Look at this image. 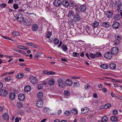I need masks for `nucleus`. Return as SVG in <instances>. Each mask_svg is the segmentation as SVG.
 Instances as JSON below:
<instances>
[{"mask_svg":"<svg viewBox=\"0 0 122 122\" xmlns=\"http://www.w3.org/2000/svg\"><path fill=\"white\" fill-rule=\"evenodd\" d=\"M69 7L71 9L74 8L76 10H77L78 8V6L75 3L74 1L71 0L70 1L69 3Z\"/></svg>","mask_w":122,"mask_h":122,"instance_id":"nucleus-1","label":"nucleus"},{"mask_svg":"<svg viewBox=\"0 0 122 122\" xmlns=\"http://www.w3.org/2000/svg\"><path fill=\"white\" fill-rule=\"evenodd\" d=\"M43 102L42 99H39L37 102L36 105L39 108H41L43 105Z\"/></svg>","mask_w":122,"mask_h":122,"instance_id":"nucleus-2","label":"nucleus"},{"mask_svg":"<svg viewBox=\"0 0 122 122\" xmlns=\"http://www.w3.org/2000/svg\"><path fill=\"white\" fill-rule=\"evenodd\" d=\"M16 19L18 21L21 22L23 20L24 17L22 15L18 13L17 14L16 16Z\"/></svg>","mask_w":122,"mask_h":122,"instance_id":"nucleus-3","label":"nucleus"},{"mask_svg":"<svg viewBox=\"0 0 122 122\" xmlns=\"http://www.w3.org/2000/svg\"><path fill=\"white\" fill-rule=\"evenodd\" d=\"M118 49L117 47H113L111 50V52L112 54L115 55L117 54L118 51Z\"/></svg>","mask_w":122,"mask_h":122,"instance_id":"nucleus-4","label":"nucleus"},{"mask_svg":"<svg viewBox=\"0 0 122 122\" xmlns=\"http://www.w3.org/2000/svg\"><path fill=\"white\" fill-rule=\"evenodd\" d=\"M8 94L7 91L5 89H2L0 90V95L3 97H5Z\"/></svg>","mask_w":122,"mask_h":122,"instance_id":"nucleus-5","label":"nucleus"},{"mask_svg":"<svg viewBox=\"0 0 122 122\" xmlns=\"http://www.w3.org/2000/svg\"><path fill=\"white\" fill-rule=\"evenodd\" d=\"M32 23V20L30 18H28L25 21H24V24L26 26L30 25Z\"/></svg>","mask_w":122,"mask_h":122,"instance_id":"nucleus-6","label":"nucleus"},{"mask_svg":"<svg viewBox=\"0 0 122 122\" xmlns=\"http://www.w3.org/2000/svg\"><path fill=\"white\" fill-rule=\"evenodd\" d=\"M112 54L111 52H107L104 55V56L107 59H110L112 57Z\"/></svg>","mask_w":122,"mask_h":122,"instance_id":"nucleus-7","label":"nucleus"},{"mask_svg":"<svg viewBox=\"0 0 122 122\" xmlns=\"http://www.w3.org/2000/svg\"><path fill=\"white\" fill-rule=\"evenodd\" d=\"M61 4V2L60 0H55L53 3L54 6L56 7L60 6Z\"/></svg>","mask_w":122,"mask_h":122,"instance_id":"nucleus-8","label":"nucleus"},{"mask_svg":"<svg viewBox=\"0 0 122 122\" xmlns=\"http://www.w3.org/2000/svg\"><path fill=\"white\" fill-rule=\"evenodd\" d=\"M30 80L31 82L33 84H35L37 81V79L35 77L31 76L30 77Z\"/></svg>","mask_w":122,"mask_h":122,"instance_id":"nucleus-9","label":"nucleus"},{"mask_svg":"<svg viewBox=\"0 0 122 122\" xmlns=\"http://www.w3.org/2000/svg\"><path fill=\"white\" fill-rule=\"evenodd\" d=\"M25 95L23 93L19 94L18 96L19 100L21 101H23L25 99Z\"/></svg>","mask_w":122,"mask_h":122,"instance_id":"nucleus-10","label":"nucleus"},{"mask_svg":"<svg viewBox=\"0 0 122 122\" xmlns=\"http://www.w3.org/2000/svg\"><path fill=\"white\" fill-rule=\"evenodd\" d=\"M74 13L73 11L72 10L69 11V18H71V22H73V20L72 19L74 16Z\"/></svg>","mask_w":122,"mask_h":122,"instance_id":"nucleus-11","label":"nucleus"},{"mask_svg":"<svg viewBox=\"0 0 122 122\" xmlns=\"http://www.w3.org/2000/svg\"><path fill=\"white\" fill-rule=\"evenodd\" d=\"M120 26L119 23L117 22H114L112 26L113 28L115 29H117Z\"/></svg>","mask_w":122,"mask_h":122,"instance_id":"nucleus-12","label":"nucleus"},{"mask_svg":"<svg viewBox=\"0 0 122 122\" xmlns=\"http://www.w3.org/2000/svg\"><path fill=\"white\" fill-rule=\"evenodd\" d=\"M86 9V7L85 5H81L80 7V10L82 12H84L85 11Z\"/></svg>","mask_w":122,"mask_h":122,"instance_id":"nucleus-13","label":"nucleus"},{"mask_svg":"<svg viewBox=\"0 0 122 122\" xmlns=\"http://www.w3.org/2000/svg\"><path fill=\"white\" fill-rule=\"evenodd\" d=\"M15 95L14 93H11L9 96V98L11 100H13L15 98Z\"/></svg>","mask_w":122,"mask_h":122,"instance_id":"nucleus-14","label":"nucleus"},{"mask_svg":"<svg viewBox=\"0 0 122 122\" xmlns=\"http://www.w3.org/2000/svg\"><path fill=\"white\" fill-rule=\"evenodd\" d=\"M113 15L112 12L110 11H108L106 13V16L107 17L109 18L112 17Z\"/></svg>","mask_w":122,"mask_h":122,"instance_id":"nucleus-15","label":"nucleus"},{"mask_svg":"<svg viewBox=\"0 0 122 122\" xmlns=\"http://www.w3.org/2000/svg\"><path fill=\"white\" fill-rule=\"evenodd\" d=\"M38 26L37 25L35 24L33 25L32 26V29L33 31H36L38 30Z\"/></svg>","mask_w":122,"mask_h":122,"instance_id":"nucleus-16","label":"nucleus"},{"mask_svg":"<svg viewBox=\"0 0 122 122\" xmlns=\"http://www.w3.org/2000/svg\"><path fill=\"white\" fill-rule=\"evenodd\" d=\"M58 83L59 84V86L60 87L63 88L65 86V85H62L63 83L62 80L61 79H59L58 81Z\"/></svg>","mask_w":122,"mask_h":122,"instance_id":"nucleus-17","label":"nucleus"},{"mask_svg":"<svg viewBox=\"0 0 122 122\" xmlns=\"http://www.w3.org/2000/svg\"><path fill=\"white\" fill-rule=\"evenodd\" d=\"M102 26L106 28L109 27L110 25H109V23L108 22H103L102 24Z\"/></svg>","mask_w":122,"mask_h":122,"instance_id":"nucleus-18","label":"nucleus"},{"mask_svg":"<svg viewBox=\"0 0 122 122\" xmlns=\"http://www.w3.org/2000/svg\"><path fill=\"white\" fill-rule=\"evenodd\" d=\"M73 17L74 20L76 22L80 20V17L78 15H75Z\"/></svg>","mask_w":122,"mask_h":122,"instance_id":"nucleus-19","label":"nucleus"},{"mask_svg":"<svg viewBox=\"0 0 122 122\" xmlns=\"http://www.w3.org/2000/svg\"><path fill=\"white\" fill-rule=\"evenodd\" d=\"M120 19V14L117 13L115 14L114 16L113 19L115 20H117Z\"/></svg>","mask_w":122,"mask_h":122,"instance_id":"nucleus-20","label":"nucleus"},{"mask_svg":"<svg viewBox=\"0 0 122 122\" xmlns=\"http://www.w3.org/2000/svg\"><path fill=\"white\" fill-rule=\"evenodd\" d=\"M25 92H28L30 91L31 90V87L30 86L28 85L25 86L24 89Z\"/></svg>","mask_w":122,"mask_h":122,"instance_id":"nucleus-21","label":"nucleus"},{"mask_svg":"<svg viewBox=\"0 0 122 122\" xmlns=\"http://www.w3.org/2000/svg\"><path fill=\"white\" fill-rule=\"evenodd\" d=\"M62 5L66 7H67L69 6V3L67 1L64 0L62 3Z\"/></svg>","mask_w":122,"mask_h":122,"instance_id":"nucleus-22","label":"nucleus"},{"mask_svg":"<svg viewBox=\"0 0 122 122\" xmlns=\"http://www.w3.org/2000/svg\"><path fill=\"white\" fill-rule=\"evenodd\" d=\"M82 112L83 113H87L88 111V109L86 107L82 108L81 109Z\"/></svg>","mask_w":122,"mask_h":122,"instance_id":"nucleus-23","label":"nucleus"},{"mask_svg":"<svg viewBox=\"0 0 122 122\" xmlns=\"http://www.w3.org/2000/svg\"><path fill=\"white\" fill-rule=\"evenodd\" d=\"M43 96V93L42 92H39L37 94V97L39 99H42Z\"/></svg>","mask_w":122,"mask_h":122,"instance_id":"nucleus-24","label":"nucleus"},{"mask_svg":"<svg viewBox=\"0 0 122 122\" xmlns=\"http://www.w3.org/2000/svg\"><path fill=\"white\" fill-rule=\"evenodd\" d=\"M55 81L53 79L51 78L50 79L48 82V84L50 85H52L54 84Z\"/></svg>","mask_w":122,"mask_h":122,"instance_id":"nucleus-25","label":"nucleus"},{"mask_svg":"<svg viewBox=\"0 0 122 122\" xmlns=\"http://www.w3.org/2000/svg\"><path fill=\"white\" fill-rule=\"evenodd\" d=\"M109 67L111 69H114L116 67V65L115 63H111L109 65Z\"/></svg>","mask_w":122,"mask_h":122,"instance_id":"nucleus-26","label":"nucleus"},{"mask_svg":"<svg viewBox=\"0 0 122 122\" xmlns=\"http://www.w3.org/2000/svg\"><path fill=\"white\" fill-rule=\"evenodd\" d=\"M110 119L112 121L115 122L117 121V117L115 116H112L111 117Z\"/></svg>","mask_w":122,"mask_h":122,"instance_id":"nucleus-27","label":"nucleus"},{"mask_svg":"<svg viewBox=\"0 0 122 122\" xmlns=\"http://www.w3.org/2000/svg\"><path fill=\"white\" fill-rule=\"evenodd\" d=\"M3 118L6 120H8L9 118V116L8 114L5 113L3 115Z\"/></svg>","mask_w":122,"mask_h":122,"instance_id":"nucleus-28","label":"nucleus"},{"mask_svg":"<svg viewBox=\"0 0 122 122\" xmlns=\"http://www.w3.org/2000/svg\"><path fill=\"white\" fill-rule=\"evenodd\" d=\"M62 49L64 51H66L68 50L66 45L64 44H63L62 45V47H61Z\"/></svg>","mask_w":122,"mask_h":122,"instance_id":"nucleus-29","label":"nucleus"},{"mask_svg":"<svg viewBox=\"0 0 122 122\" xmlns=\"http://www.w3.org/2000/svg\"><path fill=\"white\" fill-rule=\"evenodd\" d=\"M101 68L104 69H106L108 68V66L105 64H102L100 66Z\"/></svg>","mask_w":122,"mask_h":122,"instance_id":"nucleus-30","label":"nucleus"},{"mask_svg":"<svg viewBox=\"0 0 122 122\" xmlns=\"http://www.w3.org/2000/svg\"><path fill=\"white\" fill-rule=\"evenodd\" d=\"M24 76V74L22 73H20L16 76V78H20L23 77Z\"/></svg>","mask_w":122,"mask_h":122,"instance_id":"nucleus-31","label":"nucleus"},{"mask_svg":"<svg viewBox=\"0 0 122 122\" xmlns=\"http://www.w3.org/2000/svg\"><path fill=\"white\" fill-rule=\"evenodd\" d=\"M117 9L118 12H121L122 11V4H121L117 7Z\"/></svg>","mask_w":122,"mask_h":122,"instance_id":"nucleus-32","label":"nucleus"},{"mask_svg":"<svg viewBox=\"0 0 122 122\" xmlns=\"http://www.w3.org/2000/svg\"><path fill=\"white\" fill-rule=\"evenodd\" d=\"M107 118L106 116H103L102 119V121L101 122H107Z\"/></svg>","mask_w":122,"mask_h":122,"instance_id":"nucleus-33","label":"nucleus"},{"mask_svg":"<svg viewBox=\"0 0 122 122\" xmlns=\"http://www.w3.org/2000/svg\"><path fill=\"white\" fill-rule=\"evenodd\" d=\"M105 78L107 79H110L111 81L113 82H115V83L116 82H119L120 83V81H115L114 79H113L111 78H109L107 77H105Z\"/></svg>","mask_w":122,"mask_h":122,"instance_id":"nucleus-34","label":"nucleus"},{"mask_svg":"<svg viewBox=\"0 0 122 122\" xmlns=\"http://www.w3.org/2000/svg\"><path fill=\"white\" fill-rule=\"evenodd\" d=\"M54 43L56 45L58 44L59 42V40L57 38H55L53 39Z\"/></svg>","mask_w":122,"mask_h":122,"instance_id":"nucleus-35","label":"nucleus"},{"mask_svg":"<svg viewBox=\"0 0 122 122\" xmlns=\"http://www.w3.org/2000/svg\"><path fill=\"white\" fill-rule=\"evenodd\" d=\"M71 112L72 113L74 114H76L78 113L77 110L75 108L72 109L71 110Z\"/></svg>","mask_w":122,"mask_h":122,"instance_id":"nucleus-36","label":"nucleus"},{"mask_svg":"<svg viewBox=\"0 0 122 122\" xmlns=\"http://www.w3.org/2000/svg\"><path fill=\"white\" fill-rule=\"evenodd\" d=\"M99 24V23L97 21H95L92 24L94 28L97 27Z\"/></svg>","mask_w":122,"mask_h":122,"instance_id":"nucleus-37","label":"nucleus"},{"mask_svg":"<svg viewBox=\"0 0 122 122\" xmlns=\"http://www.w3.org/2000/svg\"><path fill=\"white\" fill-rule=\"evenodd\" d=\"M121 2L119 0L116 1L115 3V5L117 7L121 4Z\"/></svg>","mask_w":122,"mask_h":122,"instance_id":"nucleus-38","label":"nucleus"},{"mask_svg":"<svg viewBox=\"0 0 122 122\" xmlns=\"http://www.w3.org/2000/svg\"><path fill=\"white\" fill-rule=\"evenodd\" d=\"M17 105L19 108H20L22 107L23 106L21 102H17Z\"/></svg>","mask_w":122,"mask_h":122,"instance_id":"nucleus-39","label":"nucleus"},{"mask_svg":"<svg viewBox=\"0 0 122 122\" xmlns=\"http://www.w3.org/2000/svg\"><path fill=\"white\" fill-rule=\"evenodd\" d=\"M12 34L14 36H19V34L18 32L14 31L12 32Z\"/></svg>","mask_w":122,"mask_h":122,"instance_id":"nucleus-40","label":"nucleus"},{"mask_svg":"<svg viewBox=\"0 0 122 122\" xmlns=\"http://www.w3.org/2000/svg\"><path fill=\"white\" fill-rule=\"evenodd\" d=\"M111 107V104L109 103H108L105 105L104 106V108H107L110 107Z\"/></svg>","mask_w":122,"mask_h":122,"instance_id":"nucleus-41","label":"nucleus"},{"mask_svg":"<svg viewBox=\"0 0 122 122\" xmlns=\"http://www.w3.org/2000/svg\"><path fill=\"white\" fill-rule=\"evenodd\" d=\"M115 39L118 40L120 41L122 39V36H121L117 35V36H116L115 37Z\"/></svg>","mask_w":122,"mask_h":122,"instance_id":"nucleus-42","label":"nucleus"},{"mask_svg":"<svg viewBox=\"0 0 122 122\" xmlns=\"http://www.w3.org/2000/svg\"><path fill=\"white\" fill-rule=\"evenodd\" d=\"M13 7L14 9L15 10H16L18 9L19 8L18 5L17 4H14Z\"/></svg>","mask_w":122,"mask_h":122,"instance_id":"nucleus-43","label":"nucleus"},{"mask_svg":"<svg viewBox=\"0 0 122 122\" xmlns=\"http://www.w3.org/2000/svg\"><path fill=\"white\" fill-rule=\"evenodd\" d=\"M74 86L76 87H77L79 86L80 85V84L78 82H74L73 84Z\"/></svg>","mask_w":122,"mask_h":122,"instance_id":"nucleus-44","label":"nucleus"},{"mask_svg":"<svg viewBox=\"0 0 122 122\" xmlns=\"http://www.w3.org/2000/svg\"><path fill=\"white\" fill-rule=\"evenodd\" d=\"M51 32L49 31L48 34L46 35V37L47 38H50L51 36Z\"/></svg>","mask_w":122,"mask_h":122,"instance_id":"nucleus-45","label":"nucleus"},{"mask_svg":"<svg viewBox=\"0 0 122 122\" xmlns=\"http://www.w3.org/2000/svg\"><path fill=\"white\" fill-rule=\"evenodd\" d=\"M18 48H20L21 49H22L25 50H26L28 49L27 48L25 47L24 46H17Z\"/></svg>","mask_w":122,"mask_h":122,"instance_id":"nucleus-46","label":"nucleus"},{"mask_svg":"<svg viewBox=\"0 0 122 122\" xmlns=\"http://www.w3.org/2000/svg\"><path fill=\"white\" fill-rule=\"evenodd\" d=\"M73 56L74 57H78L79 56V54L76 52H73Z\"/></svg>","mask_w":122,"mask_h":122,"instance_id":"nucleus-47","label":"nucleus"},{"mask_svg":"<svg viewBox=\"0 0 122 122\" xmlns=\"http://www.w3.org/2000/svg\"><path fill=\"white\" fill-rule=\"evenodd\" d=\"M95 57H100L102 56L101 53L99 52H97L96 54H95Z\"/></svg>","mask_w":122,"mask_h":122,"instance_id":"nucleus-48","label":"nucleus"},{"mask_svg":"<svg viewBox=\"0 0 122 122\" xmlns=\"http://www.w3.org/2000/svg\"><path fill=\"white\" fill-rule=\"evenodd\" d=\"M120 41L115 39L114 41V43L115 45H117L119 44Z\"/></svg>","mask_w":122,"mask_h":122,"instance_id":"nucleus-49","label":"nucleus"},{"mask_svg":"<svg viewBox=\"0 0 122 122\" xmlns=\"http://www.w3.org/2000/svg\"><path fill=\"white\" fill-rule=\"evenodd\" d=\"M11 80V79L10 78V77H8L5 78V80L9 82Z\"/></svg>","mask_w":122,"mask_h":122,"instance_id":"nucleus-50","label":"nucleus"},{"mask_svg":"<svg viewBox=\"0 0 122 122\" xmlns=\"http://www.w3.org/2000/svg\"><path fill=\"white\" fill-rule=\"evenodd\" d=\"M25 44L27 46H30L32 47H34V46H36V45L34 44H32L31 43H25Z\"/></svg>","mask_w":122,"mask_h":122,"instance_id":"nucleus-51","label":"nucleus"},{"mask_svg":"<svg viewBox=\"0 0 122 122\" xmlns=\"http://www.w3.org/2000/svg\"><path fill=\"white\" fill-rule=\"evenodd\" d=\"M89 56L92 58H94L95 57V54H92L91 53L90 54Z\"/></svg>","mask_w":122,"mask_h":122,"instance_id":"nucleus-52","label":"nucleus"},{"mask_svg":"<svg viewBox=\"0 0 122 122\" xmlns=\"http://www.w3.org/2000/svg\"><path fill=\"white\" fill-rule=\"evenodd\" d=\"M43 86L42 84H39L38 85V89H41L42 88Z\"/></svg>","mask_w":122,"mask_h":122,"instance_id":"nucleus-53","label":"nucleus"},{"mask_svg":"<svg viewBox=\"0 0 122 122\" xmlns=\"http://www.w3.org/2000/svg\"><path fill=\"white\" fill-rule=\"evenodd\" d=\"M113 113L115 115H116L118 113V111L116 110H114L113 111Z\"/></svg>","mask_w":122,"mask_h":122,"instance_id":"nucleus-54","label":"nucleus"},{"mask_svg":"<svg viewBox=\"0 0 122 122\" xmlns=\"http://www.w3.org/2000/svg\"><path fill=\"white\" fill-rule=\"evenodd\" d=\"M7 5L6 4L4 3H3L1 5H0V7H1L2 8H4Z\"/></svg>","mask_w":122,"mask_h":122,"instance_id":"nucleus-55","label":"nucleus"},{"mask_svg":"<svg viewBox=\"0 0 122 122\" xmlns=\"http://www.w3.org/2000/svg\"><path fill=\"white\" fill-rule=\"evenodd\" d=\"M64 94L66 96H67L68 95L69 92L68 91L65 90L64 91Z\"/></svg>","mask_w":122,"mask_h":122,"instance_id":"nucleus-56","label":"nucleus"},{"mask_svg":"<svg viewBox=\"0 0 122 122\" xmlns=\"http://www.w3.org/2000/svg\"><path fill=\"white\" fill-rule=\"evenodd\" d=\"M90 86L88 84L84 86L85 89H88V88H90Z\"/></svg>","mask_w":122,"mask_h":122,"instance_id":"nucleus-57","label":"nucleus"},{"mask_svg":"<svg viewBox=\"0 0 122 122\" xmlns=\"http://www.w3.org/2000/svg\"><path fill=\"white\" fill-rule=\"evenodd\" d=\"M85 30H84V32H85V30H86V32L87 33H88V32L87 31V30H86L85 29H87L88 30H89V26H86V28L85 29Z\"/></svg>","mask_w":122,"mask_h":122,"instance_id":"nucleus-58","label":"nucleus"},{"mask_svg":"<svg viewBox=\"0 0 122 122\" xmlns=\"http://www.w3.org/2000/svg\"><path fill=\"white\" fill-rule=\"evenodd\" d=\"M15 50L17 52L21 53L22 54H23V53L24 52L22 51H21L20 50H17V49H15Z\"/></svg>","mask_w":122,"mask_h":122,"instance_id":"nucleus-59","label":"nucleus"},{"mask_svg":"<svg viewBox=\"0 0 122 122\" xmlns=\"http://www.w3.org/2000/svg\"><path fill=\"white\" fill-rule=\"evenodd\" d=\"M18 11L20 13L23 12H24V10L21 8L18 9Z\"/></svg>","mask_w":122,"mask_h":122,"instance_id":"nucleus-60","label":"nucleus"},{"mask_svg":"<svg viewBox=\"0 0 122 122\" xmlns=\"http://www.w3.org/2000/svg\"><path fill=\"white\" fill-rule=\"evenodd\" d=\"M93 97L95 98H98V96H97V95L96 93H95L93 95Z\"/></svg>","mask_w":122,"mask_h":122,"instance_id":"nucleus-61","label":"nucleus"},{"mask_svg":"<svg viewBox=\"0 0 122 122\" xmlns=\"http://www.w3.org/2000/svg\"><path fill=\"white\" fill-rule=\"evenodd\" d=\"M62 111L61 110H58L57 112V113L59 115H60L61 114L62 112Z\"/></svg>","mask_w":122,"mask_h":122,"instance_id":"nucleus-62","label":"nucleus"},{"mask_svg":"<svg viewBox=\"0 0 122 122\" xmlns=\"http://www.w3.org/2000/svg\"><path fill=\"white\" fill-rule=\"evenodd\" d=\"M64 114L65 115L68 116L69 115V111H66L64 112Z\"/></svg>","mask_w":122,"mask_h":122,"instance_id":"nucleus-63","label":"nucleus"},{"mask_svg":"<svg viewBox=\"0 0 122 122\" xmlns=\"http://www.w3.org/2000/svg\"><path fill=\"white\" fill-rule=\"evenodd\" d=\"M53 71H49L47 72V74L49 75H52V74Z\"/></svg>","mask_w":122,"mask_h":122,"instance_id":"nucleus-64","label":"nucleus"}]
</instances>
